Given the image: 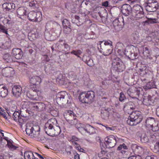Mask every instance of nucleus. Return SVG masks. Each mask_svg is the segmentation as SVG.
<instances>
[{
	"mask_svg": "<svg viewBox=\"0 0 159 159\" xmlns=\"http://www.w3.org/2000/svg\"><path fill=\"white\" fill-rule=\"evenodd\" d=\"M140 156H131L129 157L128 159H139Z\"/></svg>",
	"mask_w": 159,
	"mask_h": 159,
	"instance_id": "obj_64",
	"label": "nucleus"
},
{
	"mask_svg": "<svg viewBox=\"0 0 159 159\" xmlns=\"http://www.w3.org/2000/svg\"><path fill=\"white\" fill-rule=\"evenodd\" d=\"M156 122L154 118L152 117L147 118L146 120V126L148 128H150Z\"/></svg>",
	"mask_w": 159,
	"mask_h": 159,
	"instance_id": "obj_25",
	"label": "nucleus"
},
{
	"mask_svg": "<svg viewBox=\"0 0 159 159\" xmlns=\"http://www.w3.org/2000/svg\"><path fill=\"white\" fill-rule=\"evenodd\" d=\"M112 65L116 70L118 72H122L125 69V66L121 60L118 57L113 60Z\"/></svg>",
	"mask_w": 159,
	"mask_h": 159,
	"instance_id": "obj_6",
	"label": "nucleus"
},
{
	"mask_svg": "<svg viewBox=\"0 0 159 159\" xmlns=\"http://www.w3.org/2000/svg\"><path fill=\"white\" fill-rule=\"evenodd\" d=\"M62 24L64 29H66L68 30V33H66V34H68L71 31V29L70 28V22L66 19H65L62 21Z\"/></svg>",
	"mask_w": 159,
	"mask_h": 159,
	"instance_id": "obj_27",
	"label": "nucleus"
},
{
	"mask_svg": "<svg viewBox=\"0 0 159 159\" xmlns=\"http://www.w3.org/2000/svg\"><path fill=\"white\" fill-rule=\"evenodd\" d=\"M44 130L45 133L50 136H54L59 134L61 129L55 118L49 119L45 124Z\"/></svg>",
	"mask_w": 159,
	"mask_h": 159,
	"instance_id": "obj_1",
	"label": "nucleus"
},
{
	"mask_svg": "<svg viewBox=\"0 0 159 159\" xmlns=\"http://www.w3.org/2000/svg\"><path fill=\"white\" fill-rule=\"evenodd\" d=\"M56 99L58 104H62L66 106H69L72 101L71 97L67 95L66 92L64 91L58 93L57 95Z\"/></svg>",
	"mask_w": 159,
	"mask_h": 159,
	"instance_id": "obj_4",
	"label": "nucleus"
},
{
	"mask_svg": "<svg viewBox=\"0 0 159 159\" xmlns=\"http://www.w3.org/2000/svg\"><path fill=\"white\" fill-rule=\"evenodd\" d=\"M84 131L90 134H93L95 132V129L92 126L88 124L86 125L83 124V126H82V128L80 129V132L81 133H83Z\"/></svg>",
	"mask_w": 159,
	"mask_h": 159,
	"instance_id": "obj_12",
	"label": "nucleus"
},
{
	"mask_svg": "<svg viewBox=\"0 0 159 159\" xmlns=\"http://www.w3.org/2000/svg\"><path fill=\"white\" fill-rule=\"evenodd\" d=\"M37 35L33 31L29 32L28 34L29 39L31 40V39L33 40L37 38Z\"/></svg>",
	"mask_w": 159,
	"mask_h": 159,
	"instance_id": "obj_41",
	"label": "nucleus"
},
{
	"mask_svg": "<svg viewBox=\"0 0 159 159\" xmlns=\"http://www.w3.org/2000/svg\"><path fill=\"white\" fill-rule=\"evenodd\" d=\"M154 101L151 97L148 96L147 99H144V104L147 106L152 105L153 104Z\"/></svg>",
	"mask_w": 159,
	"mask_h": 159,
	"instance_id": "obj_37",
	"label": "nucleus"
},
{
	"mask_svg": "<svg viewBox=\"0 0 159 159\" xmlns=\"http://www.w3.org/2000/svg\"><path fill=\"white\" fill-rule=\"evenodd\" d=\"M143 10L142 7L139 5L136 4L133 6L132 8V12L130 14L131 15H134L137 12H139L140 11Z\"/></svg>",
	"mask_w": 159,
	"mask_h": 159,
	"instance_id": "obj_29",
	"label": "nucleus"
},
{
	"mask_svg": "<svg viewBox=\"0 0 159 159\" xmlns=\"http://www.w3.org/2000/svg\"><path fill=\"white\" fill-rule=\"evenodd\" d=\"M73 153L75 159H80L79 155L75 151H73Z\"/></svg>",
	"mask_w": 159,
	"mask_h": 159,
	"instance_id": "obj_58",
	"label": "nucleus"
},
{
	"mask_svg": "<svg viewBox=\"0 0 159 159\" xmlns=\"http://www.w3.org/2000/svg\"><path fill=\"white\" fill-rule=\"evenodd\" d=\"M87 98L86 99L87 100L89 101V103L93 102L95 98V93L93 91H88L87 93Z\"/></svg>",
	"mask_w": 159,
	"mask_h": 159,
	"instance_id": "obj_26",
	"label": "nucleus"
},
{
	"mask_svg": "<svg viewBox=\"0 0 159 159\" xmlns=\"http://www.w3.org/2000/svg\"><path fill=\"white\" fill-rule=\"evenodd\" d=\"M36 17L35 18V21H39L41 20V13L40 12H36Z\"/></svg>",
	"mask_w": 159,
	"mask_h": 159,
	"instance_id": "obj_51",
	"label": "nucleus"
},
{
	"mask_svg": "<svg viewBox=\"0 0 159 159\" xmlns=\"http://www.w3.org/2000/svg\"><path fill=\"white\" fill-rule=\"evenodd\" d=\"M64 116L66 120L67 121V119L69 118L72 119L76 116L73 111L66 110L64 114Z\"/></svg>",
	"mask_w": 159,
	"mask_h": 159,
	"instance_id": "obj_24",
	"label": "nucleus"
},
{
	"mask_svg": "<svg viewBox=\"0 0 159 159\" xmlns=\"http://www.w3.org/2000/svg\"><path fill=\"white\" fill-rule=\"evenodd\" d=\"M56 69L51 64L48 63L47 65H45L44 66V70L48 74H53L54 72L52 71L55 70Z\"/></svg>",
	"mask_w": 159,
	"mask_h": 159,
	"instance_id": "obj_23",
	"label": "nucleus"
},
{
	"mask_svg": "<svg viewBox=\"0 0 159 159\" xmlns=\"http://www.w3.org/2000/svg\"><path fill=\"white\" fill-rule=\"evenodd\" d=\"M22 88L20 85L15 86L12 89V92L14 96L19 97L22 93Z\"/></svg>",
	"mask_w": 159,
	"mask_h": 159,
	"instance_id": "obj_19",
	"label": "nucleus"
},
{
	"mask_svg": "<svg viewBox=\"0 0 159 159\" xmlns=\"http://www.w3.org/2000/svg\"><path fill=\"white\" fill-rule=\"evenodd\" d=\"M36 2L34 1H31L29 2V5L30 6L32 7L33 8H34L36 7Z\"/></svg>",
	"mask_w": 159,
	"mask_h": 159,
	"instance_id": "obj_57",
	"label": "nucleus"
},
{
	"mask_svg": "<svg viewBox=\"0 0 159 159\" xmlns=\"http://www.w3.org/2000/svg\"><path fill=\"white\" fill-rule=\"evenodd\" d=\"M25 159H35L33 152L31 151H26L24 152Z\"/></svg>",
	"mask_w": 159,
	"mask_h": 159,
	"instance_id": "obj_31",
	"label": "nucleus"
},
{
	"mask_svg": "<svg viewBox=\"0 0 159 159\" xmlns=\"http://www.w3.org/2000/svg\"><path fill=\"white\" fill-rule=\"evenodd\" d=\"M156 86L154 82H149L147 83L145 88L146 89H150L155 88Z\"/></svg>",
	"mask_w": 159,
	"mask_h": 159,
	"instance_id": "obj_40",
	"label": "nucleus"
},
{
	"mask_svg": "<svg viewBox=\"0 0 159 159\" xmlns=\"http://www.w3.org/2000/svg\"><path fill=\"white\" fill-rule=\"evenodd\" d=\"M69 124L71 125H75V127L78 129L80 132V129L82 128L83 126V124L80 123L76 119V116L72 119L69 118L67 119V121Z\"/></svg>",
	"mask_w": 159,
	"mask_h": 159,
	"instance_id": "obj_14",
	"label": "nucleus"
},
{
	"mask_svg": "<svg viewBox=\"0 0 159 159\" xmlns=\"http://www.w3.org/2000/svg\"><path fill=\"white\" fill-rule=\"evenodd\" d=\"M87 95L86 92L82 93L80 94L79 97V99L82 102L87 103H89V101L86 100L88 98L86 96Z\"/></svg>",
	"mask_w": 159,
	"mask_h": 159,
	"instance_id": "obj_28",
	"label": "nucleus"
},
{
	"mask_svg": "<svg viewBox=\"0 0 159 159\" xmlns=\"http://www.w3.org/2000/svg\"><path fill=\"white\" fill-rule=\"evenodd\" d=\"M133 146L135 148L136 151L139 150V151L138 152H142L143 151V149L142 147L138 146L136 144H134Z\"/></svg>",
	"mask_w": 159,
	"mask_h": 159,
	"instance_id": "obj_55",
	"label": "nucleus"
},
{
	"mask_svg": "<svg viewBox=\"0 0 159 159\" xmlns=\"http://www.w3.org/2000/svg\"><path fill=\"white\" fill-rule=\"evenodd\" d=\"M13 57L8 53L6 54L3 56V59L6 62L11 63L13 61Z\"/></svg>",
	"mask_w": 159,
	"mask_h": 159,
	"instance_id": "obj_33",
	"label": "nucleus"
},
{
	"mask_svg": "<svg viewBox=\"0 0 159 159\" xmlns=\"http://www.w3.org/2000/svg\"><path fill=\"white\" fill-rule=\"evenodd\" d=\"M143 53L144 55L146 56L147 57L150 58V51L147 47L145 48Z\"/></svg>",
	"mask_w": 159,
	"mask_h": 159,
	"instance_id": "obj_46",
	"label": "nucleus"
},
{
	"mask_svg": "<svg viewBox=\"0 0 159 159\" xmlns=\"http://www.w3.org/2000/svg\"><path fill=\"white\" fill-rule=\"evenodd\" d=\"M144 16V12L142 10L140 11L139 12H138L134 15H132L131 18H134L136 19H140L143 17Z\"/></svg>",
	"mask_w": 159,
	"mask_h": 159,
	"instance_id": "obj_32",
	"label": "nucleus"
},
{
	"mask_svg": "<svg viewBox=\"0 0 159 159\" xmlns=\"http://www.w3.org/2000/svg\"><path fill=\"white\" fill-rule=\"evenodd\" d=\"M36 12L32 11L29 12L28 16V18L29 20L35 21V18L36 17Z\"/></svg>",
	"mask_w": 159,
	"mask_h": 159,
	"instance_id": "obj_34",
	"label": "nucleus"
},
{
	"mask_svg": "<svg viewBox=\"0 0 159 159\" xmlns=\"http://www.w3.org/2000/svg\"><path fill=\"white\" fill-rule=\"evenodd\" d=\"M102 45H105L108 47H111V48H113V46L112 45V42L110 40H104L100 42Z\"/></svg>",
	"mask_w": 159,
	"mask_h": 159,
	"instance_id": "obj_36",
	"label": "nucleus"
},
{
	"mask_svg": "<svg viewBox=\"0 0 159 159\" xmlns=\"http://www.w3.org/2000/svg\"><path fill=\"white\" fill-rule=\"evenodd\" d=\"M104 126L106 128V129L108 131L110 130L114 131L115 130V128L114 127H109L107 125H106V126Z\"/></svg>",
	"mask_w": 159,
	"mask_h": 159,
	"instance_id": "obj_62",
	"label": "nucleus"
},
{
	"mask_svg": "<svg viewBox=\"0 0 159 159\" xmlns=\"http://www.w3.org/2000/svg\"><path fill=\"white\" fill-rule=\"evenodd\" d=\"M100 45V48H99V52L104 56H108L111 54L113 50V48L111 47H108L105 45H102L101 44H99Z\"/></svg>",
	"mask_w": 159,
	"mask_h": 159,
	"instance_id": "obj_11",
	"label": "nucleus"
},
{
	"mask_svg": "<svg viewBox=\"0 0 159 159\" xmlns=\"http://www.w3.org/2000/svg\"><path fill=\"white\" fill-rule=\"evenodd\" d=\"M105 144L107 148H113L116 144L117 139L115 137L111 135L105 139Z\"/></svg>",
	"mask_w": 159,
	"mask_h": 159,
	"instance_id": "obj_7",
	"label": "nucleus"
},
{
	"mask_svg": "<svg viewBox=\"0 0 159 159\" xmlns=\"http://www.w3.org/2000/svg\"><path fill=\"white\" fill-rule=\"evenodd\" d=\"M6 154V155L4 156H0V159H13L12 155H10L8 153Z\"/></svg>",
	"mask_w": 159,
	"mask_h": 159,
	"instance_id": "obj_48",
	"label": "nucleus"
},
{
	"mask_svg": "<svg viewBox=\"0 0 159 159\" xmlns=\"http://www.w3.org/2000/svg\"><path fill=\"white\" fill-rule=\"evenodd\" d=\"M30 82L34 85L39 84L42 81L41 78L39 76H34L32 77L30 79Z\"/></svg>",
	"mask_w": 159,
	"mask_h": 159,
	"instance_id": "obj_21",
	"label": "nucleus"
},
{
	"mask_svg": "<svg viewBox=\"0 0 159 159\" xmlns=\"http://www.w3.org/2000/svg\"><path fill=\"white\" fill-rule=\"evenodd\" d=\"M146 4V9L148 12H155L159 8L158 3L156 0H148Z\"/></svg>",
	"mask_w": 159,
	"mask_h": 159,
	"instance_id": "obj_5",
	"label": "nucleus"
},
{
	"mask_svg": "<svg viewBox=\"0 0 159 159\" xmlns=\"http://www.w3.org/2000/svg\"><path fill=\"white\" fill-rule=\"evenodd\" d=\"M40 128L38 126H31L30 124L26 125L25 131L26 134L36 139L38 141L44 142L46 140L45 136L40 133Z\"/></svg>",
	"mask_w": 159,
	"mask_h": 159,
	"instance_id": "obj_2",
	"label": "nucleus"
},
{
	"mask_svg": "<svg viewBox=\"0 0 159 159\" xmlns=\"http://www.w3.org/2000/svg\"><path fill=\"white\" fill-rule=\"evenodd\" d=\"M128 150V147L124 143H123L118 146L116 151L118 152L121 156H122L127 154Z\"/></svg>",
	"mask_w": 159,
	"mask_h": 159,
	"instance_id": "obj_16",
	"label": "nucleus"
},
{
	"mask_svg": "<svg viewBox=\"0 0 159 159\" xmlns=\"http://www.w3.org/2000/svg\"><path fill=\"white\" fill-rule=\"evenodd\" d=\"M127 103L129 105L130 107H133V108H131L132 110H134L135 109L136 107L134 103L131 102H129Z\"/></svg>",
	"mask_w": 159,
	"mask_h": 159,
	"instance_id": "obj_59",
	"label": "nucleus"
},
{
	"mask_svg": "<svg viewBox=\"0 0 159 159\" xmlns=\"http://www.w3.org/2000/svg\"><path fill=\"white\" fill-rule=\"evenodd\" d=\"M113 24L115 30L119 31L122 29L124 25L123 18H117L113 22Z\"/></svg>",
	"mask_w": 159,
	"mask_h": 159,
	"instance_id": "obj_10",
	"label": "nucleus"
},
{
	"mask_svg": "<svg viewBox=\"0 0 159 159\" xmlns=\"http://www.w3.org/2000/svg\"><path fill=\"white\" fill-rule=\"evenodd\" d=\"M70 53L77 56L78 57L81 58L79 55L82 53V52L80 50H78L77 51L73 50Z\"/></svg>",
	"mask_w": 159,
	"mask_h": 159,
	"instance_id": "obj_43",
	"label": "nucleus"
},
{
	"mask_svg": "<svg viewBox=\"0 0 159 159\" xmlns=\"http://www.w3.org/2000/svg\"><path fill=\"white\" fill-rule=\"evenodd\" d=\"M6 27L0 23V32H3L6 34H8Z\"/></svg>",
	"mask_w": 159,
	"mask_h": 159,
	"instance_id": "obj_50",
	"label": "nucleus"
},
{
	"mask_svg": "<svg viewBox=\"0 0 159 159\" xmlns=\"http://www.w3.org/2000/svg\"><path fill=\"white\" fill-rule=\"evenodd\" d=\"M131 108H133V107H130L127 103L125 104L123 107L124 110H125L126 111L132 110V109Z\"/></svg>",
	"mask_w": 159,
	"mask_h": 159,
	"instance_id": "obj_54",
	"label": "nucleus"
},
{
	"mask_svg": "<svg viewBox=\"0 0 159 159\" xmlns=\"http://www.w3.org/2000/svg\"><path fill=\"white\" fill-rule=\"evenodd\" d=\"M8 94V90L7 88L3 85H0V96L2 98L7 97Z\"/></svg>",
	"mask_w": 159,
	"mask_h": 159,
	"instance_id": "obj_22",
	"label": "nucleus"
},
{
	"mask_svg": "<svg viewBox=\"0 0 159 159\" xmlns=\"http://www.w3.org/2000/svg\"><path fill=\"white\" fill-rule=\"evenodd\" d=\"M3 10L6 13L12 12L11 9H14L15 5L12 3H4L2 6Z\"/></svg>",
	"mask_w": 159,
	"mask_h": 159,
	"instance_id": "obj_15",
	"label": "nucleus"
},
{
	"mask_svg": "<svg viewBox=\"0 0 159 159\" xmlns=\"http://www.w3.org/2000/svg\"><path fill=\"white\" fill-rule=\"evenodd\" d=\"M12 54L17 59L22 58L23 56V52L21 49L18 48H13L12 50Z\"/></svg>",
	"mask_w": 159,
	"mask_h": 159,
	"instance_id": "obj_17",
	"label": "nucleus"
},
{
	"mask_svg": "<svg viewBox=\"0 0 159 159\" xmlns=\"http://www.w3.org/2000/svg\"><path fill=\"white\" fill-rule=\"evenodd\" d=\"M128 114H130L127 123L130 125H136L140 123L143 120V115L140 111H132Z\"/></svg>",
	"mask_w": 159,
	"mask_h": 159,
	"instance_id": "obj_3",
	"label": "nucleus"
},
{
	"mask_svg": "<svg viewBox=\"0 0 159 159\" xmlns=\"http://www.w3.org/2000/svg\"><path fill=\"white\" fill-rule=\"evenodd\" d=\"M157 19L156 18L152 19V18H148V20L144 22L146 25H148L149 24H153L157 23Z\"/></svg>",
	"mask_w": 159,
	"mask_h": 159,
	"instance_id": "obj_38",
	"label": "nucleus"
},
{
	"mask_svg": "<svg viewBox=\"0 0 159 159\" xmlns=\"http://www.w3.org/2000/svg\"><path fill=\"white\" fill-rule=\"evenodd\" d=\"M7 138H5V139L7 140V143L8 144H9V146L10 147L12 148L14 150L16 149L18 147L13 145L11 143L10 141H9L7 139Z\"/></svg>",
	"mask_w": 159,
	"mask_h": 159,
	"instance_id": "obj_53",
	"label": "nucleus"
},
{
	"mask_svg": "<svg viewBox=\"0 0 159 159\" xmlns=\"http://www.w3.org/2000/svg\"><path fill=\"white\" fill-rule=\"evenodd\" d=\"M12 118L15 121H18L20 124H22L25 121V119L22 118L20 115V113L17 111H15L13 114Z\"/></svg>",
	"mask_w": 159,
	"mask_h": 159,
	"instance_id": "obj_18",
	"label": "nucleus"
},
{
	"mask_svg": "<svg viewBox=\"0 0 159 159\" xmlns=\"http://www.w3.org/2000/svg\"><path fill=\"white\" fill-rule=\"evenodd\" d=\"M44 57L45 59V61H46L47 62L46 65H47L48 63L49 64L51 62V61L49 60L48 56L47 55H45L44 56Z\"/></svg>",
	"mask_w": 159,
	"mask_h": 159,
	"instance_id": "obj_61",
	"label": "nucleus"
},
{
	"mask_svg": "<svg viewBox=\"0 0 159 159\" xmlns=\"http://www.w3.org/2000/svg\"><path fill=\"white\" fill-rule=\"evenodd\" d=\"M59 41L60 43L59 44V46L60 45L61 46L62 48H64V51H66L69 50L70 49V47L66 43L65 41H63L62 40H60Z\"/></svg>",
	"mask_w": 159,
	"mask_h": 159,
	"instance_id": "obj_35",
	"label": "nucleus"
},
{
	"mask_svg": "<svg viewBox=\"0 0 159 159\" xmlns=\"http://www.w3.org/2000/svg\"><path fill=\"white\" fill-rule=\"evenodd\" d=\"M133 52V50L130 48H126L125 50L124 54L129 59V56Z\"/></svg>",
	"mask_w": 159,
	"mask_h": 159,
	"instance_id": "obj_44",
	"label": "nucleus"
},
{
	"mask_svg": "<svg viewBox=\"0 0 159 159\" xmlns=\"http://www.w3.org/2000/svg\"><path fill=\"white\" fill-rule=\"evenodd\" d=\"M6 113L5 111L2 107H0V116H2L5 119H7V117L6 116Z\"/></svg>",
	"mask_w": 159,
	"mask_h": 159,
	"instance_id": "obj_47",
	"label": "nucleus"
},
{
	"mask_svg": "<svg viewBox=\"0 0 159 159\" xmlns=\"http://www.w3.org/2000/svg\"><path fill=\"white\" fill-rule=\"evenodd\" d=\"M141 141L143 143H147L148 141V137L145 135L142 136L141 137Z\"/></svg>",
	"mask_w": 159,
	"mask_h": 159,
	"instance_id": "obj_52",
	"label": "nucleus"
},
{
	"mask_svg": "<svg viewBox=\"0 0 159 159\" xmlns=\"http://www.w3.org/2000/svg\"><path fill=\"white\" fill-rule=\"evenodd\" d=\"M17 13L18 16L20 17L26 15V8L24 7H19L17 10Z\"/></svg>",
	"mask_w": 159,
	"mask_h": 159,
	"instance_id": "obj_30",
	"label": "nucleus"
},
{
	"mask_svg": "<svg viewBox=\"0 0 159 159\" xmlns=\"http://www.w3.org/2000/svg\"><path fill=\"white\" fill-rule=\"evenodd\" d=\"M157 134L156 133L151 135L150 139L151 141L152 142H155L157 140V139H158L157 137H158V136H157Z\"/></svg>",
	"mask_w": 159,
	"mask_h": 159,
	"instance_id": "obj_49",
	"label": "nucleus"
},
{
	"mask_svg": "<svg viewBox=\"0 0 159 159\" xmlns=\"http://www.w3.org/2000/svg\"><path fill=\"white\" fill-rule=\"evenodd\" d=\"M154 148L157 152H159V140L156 143Z\"/></svg>",
	"mask_w": 159,
	"mask_h": 159,
	"instance_id": "obj_60",
	"label": "nucleus"
},
{
	"mask_svg": "<svg viewBox=\"0 0 159 159\" xmlns=\"http://www.w3.org/2000/svg\"><path fill=\"white\" fill-rule=\"evenodd\" d=\"M138 54L137 53L134 52V51L133 50V52L129 56V59L131 60H134L137 58Z\"/></svg>",
	"mask_w": 159,
	"mask_h": 159,
	"instance_id": "obj_45",
	"label": "nucleus"
},
{
	"mask_svg": "<svg viewBox=\"0 0 159 159\" xmlns=\"http://www.w3.org/2000/svg\"><path fill=\"white\" fill-rule=\"evenodd\" d=\"M82 60L89 66L91 67L94 65L93 59L89 56L84 55L83 57Z\"/></svg>",
	"mask_w": 159,
	"mask_h": 159,
	"instance_id": "obj_20",
	"label": "nucleus"
},
{
	"mask_svg": "<svg viewBox=\"0 0 159 159\" xmlns=\"http://www.w3.org/2000/svg\"><path fill=\"white\" fill-rule=\"evenodd\" d=\"M145 159H157L156 157L153 156H147L146 157Z\"/></svg>",
	"mask_w": 159,
	"mask_h": 159,
	"instance_id": "obj_63",
	"label": "nucleus"
},
{
	"mask_svg": "<svg viewBox=\"0 0 159 159\" xmlns=\"http://www.w3.org/2000/svg\"><path fill=\"white\" fill-rule=\"evenodd\" d=\"M35 89L28 91L26 95L30 99L37 101L43 99V97L36 91H35Z\"/></svg>",
	"mask_w": 159,
	"mask_h": 159,
	"instance_id": "obj_9",
	"label": "nucleus"
},
{
	"mask_svg": "<svg viewBox=\"0 0 159 159\" xmlns=\"http://www.w3.org/2000/svg\"><path fill=\"white\" fill-rule=\"evenodd\" d=\"M121 11L122 13L125 16H129L131 18L132 16L130 14L132 12V8L130 5L127 4H124L121 7Z\"/></svg>",
	"mask_w": 159,
	"mask_h": 159,
	"instance_id": "obj_13",
	"label": "nucleus"
},
{
	"mask_svg": "<svg viewBox=\"0 0 159 159\" xmlns=\"http://www.w3.org/2000/svg\"><path fill=\"white\" fill-rule=\"evenodd\" d=\"M29 108L32 111H41L43 110L45 107V105L42 102H30Z\"/></svg>",
	"mask_w": 159,
	"mask_h": 159,
	"instance_id": "obj_8",
	"label": "nucleus"
},
{
	"mask_svg": "<svg viewBox=\"0 0 159 159\" xmlns=\"http://www.w3.org/2000/svg\"><path fill=\"white\" fill-rule=\"evenodd\" d=\"M125 98V97L122 92H121L120 94L119 100L121 102L123 101Z\"/></svg>",
	"mask_w": 159,
	"mask_h": 159,
	"instance_id": "obj_56",
	"label": "nucleus"
},
{
	"mask_svg": "<svg viewBox=\"0 0 159 159\" xmlns=\"http://www.w3.org/2000/svg\"><path fill=\"white\" fill-rule=\"evenodd\" d=\"M110 0L105 1L103 2L102 3V6L106 7H111V2Z\"/></svg>",
	"mask_w": 159,
	"mask_h": 159,
	"instance_id": "obj_42",
	"label": "nucleus"
},
{
	"mask_svg": "<svg viewBox=\"0 0 159 159\" xmlns=\"http://www.w3.org/2000/svg\"><path fill=\"white\" fill-rule=\"evenodd\" d=\"M150 128H152V130L153 131L156 132L159 130V122L158 121H156V122Z\"/></svg>",
	"mask_w": 159,
	"mask_h": 159,
	"instance_id": "obj_39",
	"label": "nucleus"
}]
</instances>
